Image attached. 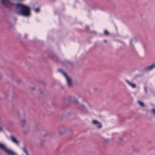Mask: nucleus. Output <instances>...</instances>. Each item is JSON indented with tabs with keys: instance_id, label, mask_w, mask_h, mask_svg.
Masks as SVG:
<instances>
[{
	"instance_id": "20e7f679",
	"label": "nucleus",
	"mask_w": 155,
	"mask_h": 155,
	"mask_svg": "<svg viewBox=\"0 0 155 155\" xmlns=\"http://www.w3.org/2000/svg\"><path fill=\"white\" fill-rule=\"evenodd\" d=\"M0 149L4 150L8 155H17L15 152L7 148L4 144L1 143H0Z\"/></svg>"
},
{
	"instance_id": "4468645a",
	"label": "nucleus",
	"mask_w": 155,
	"mask_h": 155,
	"mask_svg": "<svg viewBox=\"0 0 155 155\" xmlns=\"http://www.w3.org/2000/svg\"><path fill=\"white\" fill-rule=\"evenodd\" d=\"M138 102L139 103V105H140V106H142L143 107H144L145 106H144V104H143V103L141 101H138Z\"/></svg>"
},
{
	"instance_id": "ddd939ff",
	"label": "nucleus",
	"mask_w": 155,
	"mask_h": 155,
	"mask_svg": "<svg viewBox=\"0 0 155 155\" xmlns=\"http://www.w3.org/2000/svg\"><path fill=\"white\" fill-rule=\"evenodd\" d=\"M53 58L55 61H56L57 62L59 61V58L56 55H53Z\"/></svg>"
},
{
	"instance_id": "aec40b11",
	"label": "nucleus",
	"mask_w": 155,
	"mask_h": 155,
	"mask_svg": "<svg viewBox=\"0 0 155 155\" xmlns=\"http://www.w3.org/2000/svg\"><path fill=\"white\" fill-rule=\"evenodd\" d=\"M144 89L145 91V92L146 94L147 93V88L146 87H144Z\"/></svg>"
},
{
	"instance_id": "f3484780",
	"label": "nucleus",
	"mask_w": 155,
	"mask_h": 155,
	"mask_svg": "<svg viewBox=\"0 0 155 155\" xmlns=\"http://www.w3.org/2000/svg\"><path fill=\"white\" fill-rule=\"evenodd\" d=\"M23 150L24 151V152L26 153V155H29L25 147H23Z\"/></svg>"
},
{
	"instance_id": "423d86ee",
	"label": "nucleus",
	"mask_w": 155,
	"mask_h": 155,
	"mask_svg": "<svg viewBox=\"0 0 155 155\" xmlns=\"http://www.w3.org/2000/svg\"><path fill=\"white\" fill-rule=\"evenodd\" d=\"M137 41L138 40L136 37L133 38L130 41V45L132 47L133 50L134 51H135V50L134 45H136Z\"/></svg>"
},
{
	"instance_id": "2eb2a0df",
	"label": "nucleus",
	"mask_w": 155,
	"mask_h": 155,
	"mask_svg": "<svg viewBox=\"0 0 155 155\" xmlns=\"http://www.w3.org/2000/svg\"><path fill=\"white\" fill-rule=\"evenodd\" d=\"M104 34L106 35H110V33L107 30H105L104 31Z\"/></svg>"
},
{
	"instance_id": "bb28decb",
	"label": "nucleus",
	"mask_w": 155,
	"mask_h": 155,
	"mask_svg": "<svg viewBox=\"0 0 155 155\" xmlns=\"http://www.w3.org/2000/svg\"><path fill=\"white\" fill-rule=\"evenodd\" d=\"M31 89H32V90H34V88L32 87V88H31Z\"/></svg>"
},
{
	"instance_id": "f8f14e48",
	"label": "nucleus",
	"mask_w": 155,
	"mask_h": 155,
	"mask_svg": "<svg viewBox=\"0 0 155 155\" xmlns=\"http://www.w3.org/2000/svg\"><path fill=\"white\" fill-rule=\"evenodd\" d=\"M26 122L25 119H23L21 121V126L22 127H24L26 125Z\"/></svg>"
},
{
	"instance_id": "393cba45",
	"label": "nucleus",
	"mask_w": 155,
	"mask_h": 155,
	"mask_svg": "<svg viewBox=\"0 0 155 155\" xmlns=\"http://www.w3.org/2000/svg\"><path fill=\"white\" fill-rule=\"evenodd\" d=\"M104 41L105 43H107V41L106 40H104Z\"/></svg>"
},
{
	"instance_id": "6ab92c4d",
	"label": "nucleus",
	"mask_w": 155,
	"mask_h": 155,
	"mask_svg": "<svg viewBox=\"0 0 155 155\" xmlns=\"http://www.w3.org/2000/svg\"><path fill=\"white\" fill-rule=\"evenodd\" d=\"M39 11L40 10L38 8H37L35 10V11L37 12H39Z\"/></svg>"
},
{
	"instance_id": "c85d7f7f",
	"label": "nucleus",
	"mask_w": 155,
	"mask_h": 155,
	"mask_svg": "<svg viewBox=\"0 0 155 155\" xmlns=\"http://www.w3.org/2000/svg\"><path fill=\"white\" fill-rule=\"evenodd\" d=\"M40 92L41 93H42V92L41 91H40Z\"/></svg>"
},
{
	"instance_id": "6e6552de",
	"label": "nucleus",
	"mask_w": 155,
	"mask_h": 155,
	"mask_svg": "<svg viewBox=\"0 0 155 155\" xmlns=\"http://www.w3.org/2000/svg\"><path fill=\"white\" fill-rule=\"evenodd\" d=\"M68 131H67L64 130L63 127H61L60 129L59 130V132L60 135H64L66 133L68 132Z\"/></svg>"
},
{
	"instance_id": "f257e3e1",
	"label": "nucleus",
	"mask_w": 155,
	"mask_h": 155,
	"mask_svg": "<svg viewBox=\"0 0 155 155\" xmlns=\"http://www.w3.org/2000/svg\"><path fill=\"white\" fill-rule=\"evenodd\" d=\"M15 5L17 9L16 12L17 14L24 17L30 16V8L29 7L20 3H17Z\"/></svg>"
},
{
	"instance_id": "f03ea898",
	"label": "nucleus",
	"mask_w": 155,
	"mask_h": 155,
	"mask_svg": "<svg viewBox=\"0 0 155 155\" xmlns=\"http://www.w3.org/2000/svg\"><path fill=\"white\" fill-rule=\"evenodd\" d=\"M78 97H76L74 96H69L67 98L63 99V103L66 105L70 103L75 102L76 104H78L79 102L78 101Z\"/></svg>"
},
{
	"instance_id": "dca6fc26",
	"label": "nucleus",
	"mask_w": 155,
	"mask_h": 155,
	"mask_svg": "<svg viewBox=\"0 0 155 155\" xmlns=\"http://www.w3.org/2000/svg\"><path fill=\"white\" fill-rule=\"evenodd\" d=\"M80 109H85L86 108L84 105H81L80 107H79Z\"/></svg>"
},
{
	"instance_id": "0eeeda50",
	"label": "nucleus",
	"mask_w": 155,
	"mask_h": 155,
	"mask_svg": "<svg viewBox=\"0 0 155 155\" xmlns=\"http://www.w3.org/2000/svg\"><path fill=\"white\" fill-rule=\"evenodd\" d=\"M92 123L93 125H96L97 127L99 129H101L102 127L101 123L96 120H93Z\"/></svg>"
},
{
	"instance_id": "4be33fe9",
	"label": "nucleus",
	"mask_w": 155,
	"mask_h": 155,
	"mask_svg": "<svg viewBox=\"0 0 155 155\" xmlns=\"http://www.w3.org/2000/svg\"><path fill=\"white\" fill-rule=\"evenodd\" d=\"M28 133V131H24V135H26L27 134V133Z\"/></svg>"
},
{
	"instance_id": "39448f33",
	"label": "nucleus",
	"mask_w": 155,
	"mask_h": 155,
	"mask_svg": "<svg viewBox=\"0 0 155 155\" xmlns=\"http://www.w3.org/2000/svg\"><path fill=\"white\" fill-rule=\"evenodd\" d=\"M2 4L6 8H8L10 5H15V4L11 3L10 0H1Z\"/></svg>"
},
{
	"instance_id": "9b49d317",
	"label": "nucleus",
	"mask_w": 155,
	"mask_h": 155,
	"mask_svg": "<svg viewBox=\"0 0 155 155\" xmlns=\"http://www.w3.org/2000/svg\"><path fill=\"white\" fill-rule=\"evenodd\" d=\"M126 82L131 87L133 88H135L136 87V85L135 84H132L130 83L128 80H126Z\"/></svg>"
},
{
	"instance_id": "7ed1b4c3",
	"label": "nucleus",
	"mask_w": 155,
	"mask_h": 155,
	"mask_svg": "<svg viewBox=\"0 0 155 155\" xmlns=\"http://www.w3.org/2000/svg\"><path fill=\"white\" fill-rule=\"evenodd\" d=\"M58 71L61 72L62 74L65 77L66 81L68 86V87H71L72 86L73 84L72 82L71 79L67 76V74L61 69L59 68L58 69Z\"/></svg>"
},
{
	"instance_id": "a211bd4d",
	"label": "nucleus",
	"mask_w": 155,
	"mask_h": 155,
	"mask_svg": "<svg viewBox=\"0 0 155 155\" xmlns=\"http://www.w3.org/2000/svg\"><path fill=\"white\" fill-rule=\"evenodd\" d=\"M151 111L153 113V114L155 115V108H152L151 110Z\"/></svg>"
},
{
	"instance_id": "1a4fd4ad",
	"label": "nucleus",
	"mask_w": 155,
	"mask_h": 155,
	"mask_svg": "<svg viewBox=\"0 0 155 155\" xmlns=\"http://www.w3.org/2000/svg\"><path fill=\"white\" fill-rule=\"evenodd\" d=\"M155 67V64L153 63L151 65L146 67L145 68V70L146 71H150Z\"/></svg>"
},
{
	"instance_id": "5701e85b",
	"label": "nucleus",
	"mask_w": 155,
	"mask_h": 155,
	"mask_svg": "<svg viewBox=\"0 0 155 155\" xmlns=\"http://www.w3.org/2000/svg\"><path fill=\"white\" fill-rule=\"evenodd\" d=\"M49 135V134L48 133H46L44 134V136H47L48 135Z\"/></svg>"
},
{
	"instance_id": "a878e982",
	"label": "nucleus",
	"mask_w": 155,
	"mask_h": 155,
	"mask_svg": "<svg viewBox=\"0 0 155 155\" xmlns=\"http://www.w3.org/2000/svg\"><path fill=\"white\" fill-rule=\"evenodd\" d=\"M24 37H25V38H27V35H26V34H25V35Z\"/></svg>"
},
{
	"instance_id": "cd10ccee",
	"label": "nucleus",
	"mask_w": 155,
	"mask_h": 155,
	"mask_svg": "<svg viewBox=\"0 0 155 155\" xmlns=\"http://www.w3.org/2000/svg\"><path fill=\"white\" fill-rule=\"evenodd\" d=\"M120 141H122V140L121 139H120Z\"/></svg>"
},
{
	"instance_id": "9d476101",
	"label": "nucleus",
	"mask_w": 155,
	"mask_h": 155,
	"mask_svg": "<svg viewBox=\"0 0 155 155\" xmlns=\"http://www.w3.org/2000/svg\"><path fill=\"white\" fill-rule=\"evenodd\" d=\"M11 138L12 141L14 143L18 144V142L14 136H11Z\"/></svg>"
},
{
	"instance_id": "412c9836",
	"label": "nucleus",
	"mask_w": 155,
	"mask_h": 155,
	"mask_svg": "<svg viewBox=\"0 0 155 155\" xmlns=\"http://www.w3.org/2000/svg\"><path fill=\"white\" fill-rule=\"evenodd\" d=\"M3 77V75L2 74L0 73V80Z\"/></svg>"
},
{
	"instance_id": "b1692460",
	"label": "nucleus",
	"mask_w": 155,
	"mask_h": 155,
	"mask_svg": "<svg viewBox=\"0 0 155 155\" xmlns=\"http://www.w3.org/2000/svg\"><path fill=\"white\" fill-rule=\"evenodd\" d=\"M86 28L88 29V30H89V27L88 26H86Z\"/></svg>"
}]
</instances>
